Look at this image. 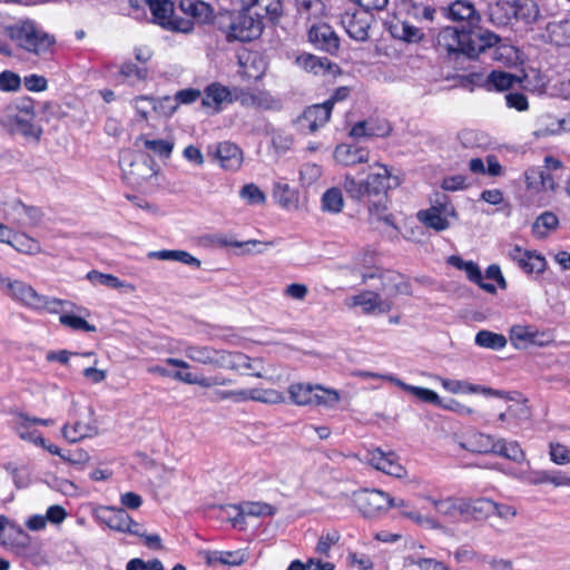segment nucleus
I'll return each instance as SVG.
<instances>
[{
  "instance_id": "nucleus-46",
  "label": "nucleus",
  "mask_w": 570,
  "mask_h": 570,
  "mask_svg": "<svg viewBox=\"0 0 570 570\" xmlns=\"http://www.w3.org/2000/svg\"><path fill=\"white\" fill-rule=\"evenodd\" d=\"M344 200L342 190L337 187L327 189L322 196V208L331 213H340L343 209Z\"/></svg>"
},
{
  "instance_id": "nucleus-50",
  "label": "nucleus",
  "mask_w": 570,
  "mask_h": 570,
  "mask_svg": "<svg viewBox=\"0 0 570 570\" xmlns=\"http://www.w3.org/2000/svg\"><path fill=\"white\" fill-rule=\"evenodd\" d=\"M463 271L466 273L468 278L478 284L481 288L487 291L488 293H494L495 286L490 283H483V277L480 267L472 261L466 262L463 267Z\"/></svg>"
},
{
  "instance_id": "nucleus-43",
  "label": "nucleus",
  "mask_w": 570,
  "mask_h": 570,
  "mask_svg": "<svg viewBox=\"0 0 570 570\" xmlns=\"http://www.w3.org/2000/svg\"><path fill=\"white\" fill-rule=\"evenodd\" d=\"M469 444L472 451L495 454L497 440L490 434L474 433L469 439Z\"/></svg>"
},
{
  "instance_id": "nucleus-9",
  "label": "nucleus",
  "mask_w": 570,
  "mask_h": 570,
  "mask_svg": "<svg viewBox=\"0 0 570 570\" xmlns=\"http://www.w3.org/2000/svg\"><path fill=\"white\" fill-rule=\"evenodd\" d=\"M354 503L365 518H374L389 510V493L362 490L354 493Z\"/></svg>"
},
{
  "instance_id": "nucleus-53",
  "label": "nucleus",
  "mask_w": 570,
  "mask_h": 570,
  "mask_svg": "<svg viewBox=\"0 0 570 570\" xmlns=\"http://www.w3.org/2000/svg\"><path fill=\"white\" fill-rule=\"evenodd\" d=\"M542 173L543 169L541 167H531L525 171V186L529 190L534 193L542 191Z\"/></svg>"
},
{
  "instance_id": "nucleus-60",
  "label": "nucleus",
  "mask_w": 570,
  "mask_h": 570,
  "mask_svg": "<svg viewBox=\"0 0 570 570\" xmlns=\"http://www.w3.org/2000/svg\"><path fill=\"white\" fill-rule=\"evenodd\" d=\"M178 108L175 97L165 96L159 99H153V109L165 115L171 116Z\"/></svg>"
},
{
  "instance_id": "nucleus-1",
  "label": "nucleus",
  "mask_w": 570,
  "mask_h": 570,
  "mask_svg": "<svg viewBox=\"0 0 570 570\" xmlns=\"http://www.w3.org/2000/svg\"><path fill=\"white\" fill-rule=\"evenodd\" d=\"M500 37L492 31L459 30L455 27H444L436 36V48L448 55L463 53L469 58H476L480 53L495 47L493 59L501 61L504 56H510L512 47L497 46Z\"/></svg>"
},
{
  "instance_id": "nucleus-55",
  "label": "nucleus",
  "mask_w": 570,
  "mask_h": 570,
  "mask_svg": "<svg viewBox=\"0 0 570 570\" xmlns=\"http://www.w3.org/2000/svg\"><path fill=\"white\" fill-rule=\"evenodd\" d=\"M340 540V534L334 532H327L322 534L315 547V552L320 556L328 557L331 548Z\"/></svg>"
},
{
  "instance_id": "nucleus-21",
  "label": "nucleus",
  "mask_w": 570,
  "mask_h": 570,
  "mask_svg": "<svg viewBox=\"0 0 570 570\" xmlns=\"http://www.w3.org/2000/svg\"><path fill=\"white\" fill-rule=\"evenodd\" d=\"M185 355L193 362L223 368L225 352L210 346L185 345Z\"/></svg>"
},
{
  "instance_id": "nucleus-20",
  "label": "nucleus",
  "mask_w": 570,
  "mask_h": 570,
  "mask_svg": "<svg viewBox=\"0 0 570 570\" xmlns=\"http://www.w3.org/2000/svg\"><path fill=\"white\" fill-rule=\"evenodd\" d=\"M397 508L400 509V514L415 524L426 528L438 530L441 529V523L433 517L424 515L421 512L416 511L412 508L409 501L402 498H393L389 494V509Z\"/></svg>"
},
{
  "instance_id": "nucleus-54",
  "label": "nucleus",
  "mask_w": 570,
  "mask_h": 570,
  "mask_svg": "<svg viewBox=\"0 0 570 570\" xmlns=\"http://www.w3.org/2000/svg\"><path fill=\"white\" fill-rule=\"evenodd\" d=\"M386 210H387L386 205L384 203H382L381 200L379 203H371L368 205V212H370L372 218H374L379 222H384L385 224H387L396 229L393 216L390 214H386Z\"/></svg>"
},
{
  "instance_id": "nucleus-12",
  "label": "nucleus",
  "mask_w": 570,
  "mask_h": 570,
  "mask_svg": "<svg viewBox=\"0 0 570 570\" xmlns=\"http://www.w3.org/2000/svg\"><path fill=\"white\" fill-rule=\"evenodd\" d=\"M455 210L452 204L444 202L433 205L426 210H420L417 218L425 226L433 228L438 232L449 228V217L454 216Z\"/></svg>"
},
{
  "instance_id": "nucleus-6",
  "label": "nucleus",
  "mask_w": 570,
  "mask_h": 570,
  "mask_svg": "<svg viewBox=\"0 0 570 570\" xmlns=\"http://www.w3.org/2000/svg\"><path fill=\"white\" fill-rule=\"evenodd\" d=\"M153 14V21L164 29L189 33L194 30L191 19L175 16V7L170 0H145Z\"/></svg>"
},
{
  "instance_id": "nucleus-10",
  "label": "nucleus",
  "mask_w": 570,
  "mask_h": 570,
  "mask_svg": "<svg viewBox=\"0 0 570 570\" xmlns=\"http://www.w3.org/2000/svg\"><path fill=\"white\" fill-rule=\"evenodd\" d=\"M207 155L213 157L225 170L236 171L243 164V151L234 142L220 141L207 147Z\"/></svg>"
},
{
  "instance_id": "nucleus-31",
  "label": "nucleus",
  "mask_w": 570,
  "mask_h": 570,
  "mask_svg": "<svg viewBox=\"0 0 570 570\" xmlns=\"http://www.w3.org/2000/svg\"><path fill=\"white\" fill-rule=\"evenodd\" d=\"M62 436L70 443L79 442L86 438H92L98 434V428L90 423L76 422L75 424H65L61 429Z\"/></svg>"
},
{
  "instance_id": "nucleus-16",
  "label": "nucleus",
  "mask_w": 570,
  "mask_h": 570,
  "mask_svg": "<svg viewBox=\"0 0 570 570\" xmlns=\"http://www.w3.org/2000/svg\"><path fill=\"white\" fill-rule=\"evenodd\" d=\"M446 17L455 22H465L469 30L473 31L481 22V14L474 4L466 0H455L446 9Z\"/></svg>"
},
{
  "instance_id": "nucleus-49",
  "label": "nucleus",
  "mask_w": 570,
  "mask_h": 570,
  "mask_svg": "<svg viewBox=\"0 0 570 570\" xmlns=\"http://www.w3.org/2000/svg\"><path fill=\"white\" fill-rule=\"evenodd\" d=\"M436 379L444 390L453 394H473L476 390L475 384H471L466 381L451 380L441 376Z\"/></svg>"
},
{
  "instance_id": "nucleus-14",
  "label": "nucleus",
  "mask_w": 570,
  "mask_h": 570,
  "mask_svg": "<svg viewBox=\"0 0 570 570\" xmlns=\"http://www.w3.org/2000/svg\"><path fill=\"white\" fill-rule=\"evenodd\" d=\"M508 256L511 261L517 263L524 273L541 274L546 271L547 261L537 252L527 250L515 245L509 250Z\"/></svg>"
},
{
  "instance_id": "nucleus-22",
  "label": "nucleus",
  "mask_w": 570,
  "mask_h": 570,
  "mask_svg": "<svg viewBox=\"0 0 570 570\" xmlns=\"http://www.w3.org/2000/svg\"><path fill=\"white\" fill-rule=\"evenodd\" d=\"M240 7L259 18L262 22L265 19L275 21L282 16L281 0H243Z\"/></svg>"
},
{
  "instance_id": "nucleus-19",
  "label": "nucleus",
  "mask_w": 570,
  "mask_h": 570,
  "mask_svg": "<svg viewBox=\"0 0 570 570\" xmlns=\"http://www.w3.org/2000/svg\"><path fill=\"white\" fill-rule=\"evenodd\" d=\"M309 41L320 50L334 55L340 48V39L331 26L320 23L308 31Z\"/></svg>"
},
{
  "instance_id": "nucleus-62",
  "label": "nucleus",
  "mask_w": 570,
  "mask_h": 570,
  "mask_svg": "<svg viewBox=\"0 0 570 570\" xmlns=\"http://www.w3.org/2000/svg\"><path fill=\"white\" fill-rule=\"evenodd\" d=\"M16 208L23 210L24 224L37 225L42 217L41 210L35 206H28L20 199H16Z\"/></svg>"
},
{
  "instance_id": "nucleus-11",
  "label": "nucleus",
  "mask_w": 570,
  "mask_h": 570,
  "mask_svg": "<svg viewBox=\"0 0 570 570\" xmlns=\"http://www.w3.org/2000/svg\"><path fill=\"white\" fill-rule=\"evenodd\" d=\"M351 307H361L364 314L387 313L392 309L394 303L389 297H383L375 291H362L346 299Z\"/></svg>"
},
{
  "instance_id": "nucleus-27",
  "label": "nucleus",
  "mask_w": 570,
  "mask_h": 570,
  "mask_svg": "<svg viewBox=\"0 0 570 570\" xmlns=\"http://www.w3.org/2000/svg\"><path fill=\"white\" fill-rule=\"evenodd\" d=\"M425 499L431 502L435 511L443 517L456 519L466 513L468 505L465 504V499L445 498L436 500L432 497H425Z\"/></svg>"
},
{
  "instance_id": "nucleus-44",
  "label": "nucleus",
  "mask_w": 570,
  "mask_h": 570,
  "mask_svg": "<svg viewBox=\"0 0 570 570\" xmlns=\"http://www.w3.org/2000/svg\"><path fill=\"white\" fill-rule=\"evenodd\" d=\"M341 400V395L337 390L327 389L320 384L315 385L313 405H323L327 407H334Z\"/></svg>"
},
{
  "instance_id": "nucleus-45",
  "label": "nucleus",
  "mask_w": 570,
  "mask_h": 570,
  "mask_svg": "<svg viewBox=\"0 0 570 570\" xmlns=\"http://www.w3.org/2000/svg\"><path fill=\"white\" fill-rule=\"evenodd\" d=\"M535 326L533 325H513L510 328V341L517 347H525L531 345L532 334Z\"/></svg>"
},
{
  "instance_id": "nucleus-39",
  "label": "nucleus",
  "mask_w": 570,
  "mask_h": 570,
  "mask_svg": "<svg viewBox=\"0 0 570 570\" xmlns=\"http://www.w3.org/2000/svg\"><path fill=\"white\" fill-rule=\"evenodd\" d=\"M474 342L480 347L493 351H500L504 348L508 343L504 335L488 330L479 331L475 335Z\"/></svg>"
},
{
  "instance_id": "nucleus-13",
  "label": "nucleus",
  "mask_w": 570,
  "mask_h": 570,
  "mask_svg": "<svg viewBox=\"0 0 570 570\" xmlns=\"http://www.w3.org/2000/svg\"><path fill=\"white\" fill-rule=\"evenodd\" d=\"M331 114L324 104L312 105L304 110L296 122L301 131L313 134L328 122Z\"/></svg>"
},
{
  "instance_id": "nucleus-34",
  "label": "nucleus",
  "mask_w": 570,
  "mask_h": 570,
  "mask_svg": "<svg viewBox=\"0 0 570 570\" xmlns=\"http://www.w3.org/2000/svg\"><path fill=\"white\" fill-rule=\"evenodd\" d=\"M273 198L282 208L294 209L297 207L298 194L286 183L274 184Z\"/></svg>"
},
{
  "instance_id": "nucleus-63",
  "label": "nucleus",
  "mask_w": 570,
  "mask_h": 570,
  "mask_svg": "<svg viewBox=\"0 0 570 570\" xmlns=\"http://www.w3.org/2000/svg\"><path fill=\"white\" fill-rule=\"evenodd\" d=\"M411 394L424 403H430L435 406L441 404V397L438 395L436 392L430 389L413 385Z\"/></svg>"
},
{
  "instance_id": "nucleus-36",
  "label": "nucleus",
  "mask_w": 570,
  "mask_h": 570,
  "mask_svg": "<svg viewBox=\"0 0 570 570\" xmlns=\"http://www.w3.org/2000/svg\"><path fill=\"white\" fill-rule=\"evenodd\" d=\"M315 385L307 383H293L288 386L291 401L298 405H313Z\"/></svg>"
},
{
  "instance_id": "nucleus-2",
  "label": "nucleus",
  "mask_w": 570,
  "mask_h": 570,
  "mask_svg": "<svg viewBox=\"0 0 570 570\" xmlns=\"http://www.w3.org/2000/svg\"><path fill=\"white\" fill-rule=\"evenodd\" d=\"M399 184V178L392 176L386 166L374 164L367 167L365 179L357 180L353 175L345 174L342 187L350 198L361 200L370 196H385L387 189Z\"/></svg>"
},
{
  "instance_id": "nucleus-58",
  "label": "nucleus",
  "mask_w": 570,
  "mask_h": 570,
  "mask_svg": "<svg viewBox=\"0 0 570 570\" xmlns=\"http://www.w3.org/2000/svg\"><path fill=\"white\" fill-rule=\"evenodd\" d=\"M21 79L19 75L13 71L4 70L0 72V90L1 91H17L20 88Z\"/></svg>"
},
{
  "instance_id": "nucleus-28",
  "label": "nucleus",
  "mask_w": 570,
  "mask_h": 570,
  "mask_svg": "<svg viewBox=\"0 0 570 570\" xmlns=\"http://www.w3.org/2000/svg\"><path fill=\"white\" fill-rule=\"evenodd\" d=\"M513 1L498 0L488 7V17L492 24L505 27L514 19Z\"/></svg>"
},
{
  "instance_id": "nucleus-56",
  "label": "nucleus",
  "mask_w": 570,
  "mask_h": 570,
  "mask_svg": "<svg viewBox=\"0 0 570 570\" xmlns=\"http://www.w3.org/2000/svg\"><path fill=\"white\" fill-rule=\"evenodd\" d=\"M239 195L252 205L263 204L266 200L264 193L254 184L245 185Z\"/></svg>"
},
{
  "instance_id": "nucleus-30",
  "label": "nucleus",
  "mask_w": 570,
  "mask_h": 570,
  "mask_svg": "<svg viewBox=\"0 0 570 570\" xmlns=\"http://www.w3.org/2000/svg\"><path fill=\"white\" fill-rule=\"evenodd\" d=\"M100 519L109 529L121 533L128 530L130 515L124 509L104 507L100 509Z\"/></svg>"
},
{
  "instance_id": "nucleus-7",
  "label": "nucleus",
  "mask_w": 570,
  "mask_h": 570,
  "mask_svg": "<svg viewBox=\"0 0 570 570\" xmlns=\"http://www.w3.org/2000/svg\"><path fill=\"white\" fill-rule=\"evenodd\" d=\"M373 278L380 279L381 286L379 289L391 301H393V297L397 295L412 294V286L410 282L402 274L395 271H381L380 268H374L371 272L362 274L363 283Z\"/></svg>"
},
{
  "instance_id": "nucleus-37",
  "label": "nucleus",
  "mask_w": 570,
  "mask_h": 570,
  "mask_svg": "<svg viewBox=\"0 0 570 570\" xmlns=\"http://www.w3.org/2000/svg\"><path fill=\"white\" fill-rule=\"evenodd\" d=\"M465 504L468 505L465 515H471L475 519L494 514L495 509H498V503L485 498L465 500Z\"/></svg>"
},
{
  "instance_id": "nucleus-57",
  "label": "nucleus",
  "mask_w": 570,
  "mask_h": 570,
  "mask_svg": "<svg viewBox=\"0 0 570 570\" xmlns=\"http://www.w3.org/2000/svg\"><path fill=\"white\" fill-rule=\"evenodd\" d=\"M120 73L129 79L144 80L147 78L148 69L145 66H137L128 61L121 65Z\"/></svg>"
},
{
  "instance_id": "nucleus-3",
  "label": "nucleus",
  "mask_w": 570,
  "mask_h": 570,
  "mask_svg": "<svg viewBox=\"0 0 570 570\" xmlns=\"http://www.w3.org/2000/svg\"><path fill=\"white\" fill-rule=\"evenodd\" d=\"M7 37L16 46L35 56H45L52 52L56 43L53 36L41 29L36 21L31 19L19 20L4 28Z\"/></svg>"
},
{
  "instance_id": "nucleus-40",
  "label": "nucleus",
  "mask_w": 570,
  "mask_h": 570,
  "mask_svg": "<svg viewBox=\"0 0 570 570\" xmlns=\"http://www.w3.org/2000/svg\"><path fill=\"white\" fill-rule=\"evenodd\" d=\"M296 65L307 72L320 75L326 71L330 67V61L326 58H318L311 53H303L296 58Z\"/></svg>"
},
{
  "instance_id": "nucleus-41",
  "label": "nucleus",
  "mask_w": 570,
  "mask_h": 570,
  "mask_svg": "<svg viewBox=\"0 0 570 570\" xmlns=\"http://www.w3.org/2000/svg\"><path fill=\"white\" fill-rule=\"evenodd\" d=\"M252 400L266 404H278L285 401L284 395L277 390H245L244 401Z\"/></svg>"
},
{
  "instance_id": "nucleus-51",
  "label": "nucleus",
  "mask_w": 570,
  "mask_h": 570,
  "mask_svg": "<svg viewBox=\"0 0 570 570\" xmlns=\"http://www.w3.org/2000/svg\"><path fill=\"white\" fill-rule=\"evenodd\" d=\"M59 321L63 326L70 327L73 331L96 332L95 325L89 324L85 318L77 315L62 314Z\"/></svg>"
},
{
  "instance_id": "nucleus-17",
  "label": "nucleus",
  "mask_w": 570,
  "mask_h": 570,
  "mask_svg": "<svg viewBox=\"0 0 570 570\" xmlns=\"http://www.w3.org/2000/svg\"><path fill=\"white\" fill-rule=\"evenodd\" d=\"M368 12H345L341 17V23L347 35L356 41H365L368 39V29L371 18Z\"/></svg>"
},
{
  "instance_id": "nucleus-47",
  "label": "nucleus",
  "mask_w": 570,
  "mask_h": 570,
  "mask_svg": "<svg viewBox=\"0 0 570 570\" xmlns=\"http://www.w3.org/2000/svg\"><path fill=\"white\" fill-rule=\"evenodd\" d=\"M223 368L253 370L252 360L240 352H225Z\"/></svg>"
},
{
  "instance_id": "nucleus-32",
  "label": "nucleus",
  "mask_w": 570,
  "mask_h": 570,
  "mask_svg": "<svg viewBox=\"0 0 570 570\" xmlns=\"http://www.w3.org/2000/svg\"><path fill=\"white\" fill-rule=\"evenodd\" d=\"M150 258H156L160 261H175L181 264L199 268L200 261L193 256L190 253L180 249H161L156 252H150L148 254Z\"/></svg>"
},
{
  "instance_id": "nucleus-38",
  "label": "nucleus",
  "mask_w": 570,
  "mask_h": 570,
  "mask_svg": "<svg viewBox=\"0 0 570 570\" xmlns=\"http://www.w3.org/2000/svg\"><path fill=\"white\" fill-rule=\"evenodd\" d=\"M495 454L515 463L525 460V453L517 441H507L505 439L497 440Z\"/></svg>"
},
{
  "instance_id": "nucleus-64",
  "label": "nucleus",
  "mask_w": 570,
  "mask_h": 570,
  "mask_svg": "<svg viewBox=\"0 0 570 570\" xmlns=\"http://www.w3.org/2000/svg\"><path fill=\"white\" fill-rule=\"evenodd\" d=\"M505 104L509 108L518 111H525L529 109V102L525 95L521 92H508L504 96Z\"/></svg>"
},
{
  "instance_id": "nucleus-29",
  "label": "nucleus",
  "mask_w": 570,
  "mask_h": 570,
  "mask_svg": "<svg viewBox=\"0 0 570 570\" xmlns=\"http://www.w3.org/2000/svg\"><path fill=\"white\" fill-rule=\"evenodd\" d=\"M394 38L406 43H420L424 40L423 27H417L409 20H402L391 27Z\"/></svg>"
},
{
  "instance_id": "nucleus-24",
  "label": "nucleus",
  "mask_w": 570,
  "mask_h": 570,
  "mask_svg": "<svg viewBox=\"0 0 570 570\" xmlns=\"http://www.w3.org/2000/svg\"><path fill=\"white\" fill-rule=\"evenodd\" d=\"M135 146H142L146 150L154 153L161 158H169L175 146L174 139L163 138L157 139L151 134H141L135 140Z\"/></svg>"
},
{
  "instance_id": "nucleus-61",
  "label": "nucleus",
  "mask_w": 570,
  "mask_h": 570,
  "mask_svg": "<svg viewBox=\"0 0 570 570\" xmlns=\"http://www.w3.org/2000/svg\"><path fill=\"white\" fill-rule=\"evenodd\" d=\"M550 459L556 464L564 465L570 463V450L560 443L550 444Z\"/></svg>"
},
{
  "instance_id": "nucleus-52",
  "label": "nucleus",
  "mask_w": 570,
  "mask_h": 570,
  "mask_svg": "<svg viewBox=\"0 0 570 570\" xmlns=\"http://www.w3.org/2000/svg\"><path fill=\"white\" fill-rule=\"evenodd\" d=\"M87 278L95 285H104L110 288H119L122 286L120 279L111 274H104L98 271H91L87 274Z\"/></svg>"
},
{
  "instance_id": "nucleus-35",
  "label": "nucleus",
  "mask_w": 570,
  "mask_h": 570,
  "mask_svg": "<svg viewBox=\"0 0 570 570\" xmlns=\"http://www.w3.org/2000/svg\"><path fill=\"white\" fill-rule=\"evenodd\" d=\"M521 79L510 72L493 70L489 73L485 87L489 90L505 91L513 88L514 83L520 82Z\"/></svg>"
},
{
  "instance_id": "nucleus-23",
  "label": "nucleus",
  "mask_w": 570,
  "mask_h": 570,
  "mask_svg": "<svg viewBox=\"0 0 570 570\" xmlns=\"http://www.w3.org/2000/svg\"><path fill=\"white\" fill-rule=\"evenodd\" d=\"M335 160L346 167L364 164L370 160V153L363 147L351 144H341L334 150Z\"/></svg>"
},
{
  "instance_id": "nucleus-4",
  "label": "nucleus",
  "mask_w": 570,
  "mask_h": 570,
  "mask_svg": "<svg viewBox=\"0 0 570 570\" xmlns=\"http://www.w3.org/2000/svg\"><path fill=\"white\" fill-rule=\"evenodd\" d=\"M215 23L228 42L252 41L261 36L265 26L259 18L244 9L239 12H220L215 18Z\"/></svg>"
},
{
  "instance_id": "nucleus-26",
  "label": "nucleus",
  "mask_w": 570,
  "mask_h": 570,
  "mask_svg": "<svg viewBox=\"0 0 570 570\" xmlns=\"http://www.w3.org/2000/svg\"><path fill=\"white\" fill-rule=\"evenodd\" d=\"M180 10L193 20V23H209L214 20V10L203 0H180Z\"/></svg>"
},
{
  "instance_id": "nucleus-33",
  "label": "nucleus",
  "mask_w": 570,
  "mask_h": 570,
  "mask_svg": "<svg viewBox=\"0 0 570 570\" xmlns=\"http://www.w3.org/2000/svg\"><path fill=\"white\" fill-rule=\"evenodd\" d=\"M514 19L525 24H532L540 18V9L534 0H514Z\"/></svg>"
},
{
  "instance_id": "nucleus-48",
  "label": "nucleus",
  "mask_w": 570,
  "mask_h": 570,
  "mask_svg": "<svg viewBox=\"0 0 570 570\" xmlns=\"http://www.w3.org/2000/svg\"><path fill=\"white\" fill-rule=\"evenodd\" d=\"M240 513L247 517H272L276 513V509L265 502H246L242 505Z\"/></svg>"
},
{
  "instance_id": "nucleus-25",
  "label": "nucleus",
  "mask_w": 570,
  "mask_h": 570,
  "mask_svg": "<svg viewBox=\"0 0 570 570\" xmlns=\"http://www.w3.org/2000/svg\"><path fill=\"white\" fill-rule=\"evenodd\" d=\"M542 39L557 47L570 46V19L549 22L546 26Z\"/></svg>"
},
{
  "instance_id": "nucleus-8",
  "label": "nucleus",
  "mask_w": 570,
  "mask_h": 570,
  "mask_svg": "<svg viewBox=\"0 0 570 570\" xmlns=\"http://www.w3.org/2000/svg\"><path fill=\"white\" fill-rule=\"evenodd\" d=\"M236 88H229L215 81L207 85L202 97V106L210 109L213 114H218L224 108L236 101Z\"/></svg>"
},
{
  "instance_id": "nucleus-18",
  "label": "nucleus",
  "mask_w": 570,
  "mask_h": 570,
  "mask_svg": "<svg viewBox=\"0 0 570 570\" xmlns=\"http://www.w3.org/2000/svg\"><path fill=\"white\" fill-rule=\"evenodd\" d=\"M366 461L373 468L384 472L385 474L395 478H402L405 474V469L401 465L396 455L392 452L385 453L380 449H375L367 453Z\"/></svg>"
},
{
  "instance_id": "nucleus-15",
  "label": "nucleus",
  "mask_w": 570,
  "mask_h": 570,
  "mask_svg": "<svg viewBox=\"0 0 570 570\" xmlns=\"http://www.w3.org/2000/svg\"><path fill=\"white\" fill-rule=\"evenodd\" d=\"M236 101L246 108L264 110H278L281 108L279 100L267 91H250L240 87L236 88Z\"/></svg>"
},
{
  "instance_id": "nucleus-42",
  "label": "nucleus",
  "mask_w": 570,
  "mask_h": 570,
  "mask_svg": "<svg viewBox=\"0 0 570 570\" xmlns=\"http://www.w3.org/2000/svg\"><path fill=\"white\" fill-rule=\"evenodd\" d=\"M6 243L11 245L16 250L23 254L35 255L41 250L40 244L36 239L24 234H11L10 242Z\"/></svg>"
},
{
  "instance_id": "nucleus-59",
  "label": "nucleus",
  "mask_w": 570,
  "mask_h": 570,
  "mask_svg": "<svg viewBox=\"0 0 570 570\" xmlns=\"http://www.w3.org/2000/svg\"><path fill=\"white\" fill-rule=\"evenodd\" d=\"M558 224H559V219L553 213L544 212L537 218L533 227L538 233L541 234V235H539L540 237H544L546 232L541 233L539 229L541 227H543L546 230H552V229L557 228Z\"/></svg>"
},
{
  "instance_id": "nucleus-5",
  "label": "nucleus",
  "mask_w": 570,
  "mask_h": 570,
  "mask_svg": "<svg viewBox=\"0 0 570 570\" xmlns=\"http://www.w3.org/2000/svg\"><path fill=\"white\" fill-rule=\"evenodd\" d=\"M6 294L32 309L46 311L52 314L60 313L63 305L68 303V301L41 295L31 285L17 279L8 283Z\"/></svg>"
}]
</instances>
